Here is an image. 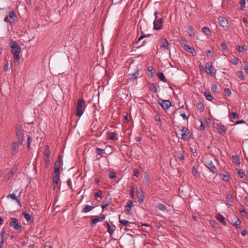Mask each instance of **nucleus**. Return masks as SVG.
<instances>
[{"label": "nucleus", "mask_w": 248, "mask_h": 248, "mask_svg": "<svg viewBox=\"0 0 248 248\" xmlns=\"http://www.w3.org/2000/svg\"><path fill=\"white\" fill-rule=\"evenodd\" d=\"M188 30V31L190 32L189 36H193V35L192 33H193L194 30H193L192 27L189 26Z\"/></svg>", "instance_id": "69168bd1"}, {"label": "nucleus", "mask_w": 248, "mask_h": 248, "mask_svg": "<svg viewBox=\"0 0 248 248\" xmlns=\"http://www.w3.org/2000/svg\"><path fill=\"white\" fill-rule=\"evenodd\" d=\"M94 208V206L86 205L82 210V213H87L92 210Z\"/></svg>", "instance_id": "c85d7f7f"}, {"label": "nucleus", "mask_w": 248, "mask_h": 248, "mask_svg": "<svg viewBox=\"0 0 248 248\" xmlns=\"http://www.w3.org/2000/svg\"><path fill=\"white\" fill-rule=\"evenodd\" d=\"M11 65H12L11 62L7 61L4 66V68H3L4 71H6L8 70V69H9V68L11 67Z\"/></svg>", "instance_id": "37998d69"}, {"label": "nucleus", "mask_w": 248, "mask_h": 248, "mask_svg": "<svg viewBox=\"0 0 248 248\" xmlns=\"http://www.w3.org/2000/svg\"><path fill=\"white\" fill-rule=\"evenodd\" d=\"M224 92L227 96H230L232 94V92L229 88H225Z\"/></svg>", "instance_id": "09e8293b"}, {"label": "nucleus", "mask_w": 248, "mask_h": 248, "mask_svg": "<svg viewBox=\"0 0 248 248\" xmlns=\"http://www.w3.org/2000/svg\"><path fill=\"white\" fill-rule=\"evenodd\" d=\"M237 49L238 50V51L239 52H243L245 49L244 47L242 46H240V45H238L237 46Z\"/></svg>", "instance_id": "680f3d73"}, {"label": "nucleus", "mask_w": 248, "mask_h": 248, "mask_svg": "<svg viewBox=\"0 0 248 248\" xmlns=\"http://www.w3.org/2000/svg\"><path fill=\"white\" fill-rule=\"evenodd\" d=\"M60 168L54 167V172L53 175L57 174V176H60Z\"/></svg>", "instance_id": "6e6d98bb"}, {"label": "nucleus", "mask_w": 248, "mask_h": 248, "mask_svg": "<svg viewBox=\"0 0 248 248\" xmlns=\"http://www.w3.org/2000/svg\"><path fill=\"white\" fill-rule=\"evenodd\" d=\"M158 104L161 106V107L164 110L168 109L172 105L171 103L170 100H164L161 99H159Z\"/></svg>", "instance_id": "9d476101"}, {"label": "nucleus", "mask_w": 248, "mask_h": 248, "mask_svg": "<svg viewBox=\"0 0 248 248\" xmlns=\"http://www.w3.org/2000/svg\"><path fill=\"white\" fill-rule=\"evenodd\" d=\"M139 174H140L139 170L137 169H135L134 170V176L138 177Z\"/></svg>", "instance_id": "338daca9"}, {"label": "nucleus", "mask_w": 248, "mask_h": 248, "mask_svg": "<svg viewBox=\"0 0 248 248\" xmlns=\"http://www.w3.org/2000/svg\"><path fill=\"white\" fill-rule=\"evenodd\" d=\"M231 62L232 63L237 65L238 62V59L236 57H234L233 59L232 60Z\"/></svg>", "instance_id": "0e129e2a"}, {"label": "nucleus", "mask_w": 248, "mask_h": 248, "mask_svg": "<svg viewBox=\"0 0 248 248\" xmlns=\"http://www.w3.org/2000/svg\"><path fill=\"white\" fill-rule=\"evenodd\" d=\"M206 55L208 57L211 58L213 55L212 51L210 50L207 51L206 52Z\"/></svg>", "instance_id": "774afa93"}, {"label": "nucleus", "mask_w": 248, "mask_h": 248, "mask_svg": "<svg viewBox=\"0 0 248 248\" xmlns=\"http://www.w3.org/2000/svg\"><path fill=\"white\" fill-rule=\"evenodd\" d=\"M16 136L18 142L21 144H23L24 142L23 130L22 126L18 124L16 125Z\"/></svg>", "instance_id": "7ed1b4c3"}, {"label": "nucleus", "mask_w": 248, "mask_h": 248, "mask_svg": "<svg viewBox=\"0 0 248 248\" xmlns=\"http://www.w3.org/2000/svg\"><path fill=\"white\" fill-rule=\"evenodd\" d=\"M147 70L149 72V75L151 77H154V74H155V70H154V68L153 66H149L148 68H147Z\"/></svg>", "instance_id": "f704fd0d"}, {"label": "nucleus", "mask_w": 248, "mask_h": 248, "mask_svg": "<svg viewBox=\"0 0 248 248\" xmlns=\"http://www.w3.org/2000/svg\"><path fill=\"white\" fill-rule=\"evenodd\" d=\"M184 49L185 50L191 53L193 56H196L197 55V53L195 49L192 46L185 45L184 46Z\"/></svg>", "instance_id": "aec40b11"}, {"label": "nucleus", "mask_w": 248, "mask_h": 248, "mask_svg": "<svg viewBox=\"0 0 248 248\" xmlns=\"http://www.w3.org/2000/svg\"><path fill=\"white\" fill-rule=\"evenodd\" d=\"M141 34H142V35L140 36L138 40V42L137 43H138V42L141 41L142 39H143L144 38H145V37H149L151 35V34H143V32L142 31L141 32Z\"/></svg>", "instance_id": "a18cd8bd"}, {"label": "nucleus", "mask_w": 248, "mask_h": 248, "mask_svg": "<svg viewBox=\"0 0 248 248\" xmlns=\"http://www.w3.org/2000/svg\"><path fill=\"white\" fill-rule=\"evenodd\" d=\"M218 129V132L220 135H224L226 132V128L225 126L221 123H218L217 124Z\"/></svg>", "instance_id": "a211bd4d"}, {"label": "nucleus", "mask_w": 248, "mask_h": 248, "mask_svg": "<svg viewBox=\"0 0 248 248\" xmlns=\"http://www.w3.org/2000/svg\"><path fill=\"white\" fill-rule=\"evenodd\" d=\"M232 157L235 161L237 164L239 165L240 164V158L238 155H232Z\"/></svg>", "instance_id": "49530a36"}, {"label": "nucleus", "mask_w": 248, "mask_h": 248, "mask_svg": "<svg viewBox=\"0 0 248 248\" xmlns=\"http://www.w3.org/2000/svg\"><path fill=\"white\" fill-rule=\"evenodd\" d=\"M210 224L211 226L213 227L214 228H217L219 226V223L216 222L215 220H210Z\"/></svg>", "instance_id": "e433bc0d"}, {"label": "nucleus", "mask_w": 248, "mask_h": 248, "mask_svg": "<svg viewBox=\"0 0 248 248\" xmlns=\"http://www.w3.org/2000/svg\"><path fill=\"white\" fill-rule=\"evenodd\" d=\"M244 69L246 72L247 74H248V62H244Z\"/></svg>", "instance_id": "5fc2aeb1"}, {"label": "nucleus", "mask_w": 248, "mask_h": 248, "mask_svg": "<svg viewBox=\"0 0 248 248\" xmlns=\"http://www.w3.org/2000/svg\"><path fill=\"white\" fill-rule=\"evenodd\" d=\"M137 196L139 199V201L141 200L142 202L143 201L144 197L142 193L141 192V190H139V189H137Z\"/></svg>", "instance_id": "c9c22d12"}, {"label": "nucleus", "mask_w": 248, "mask_h": 248, "mask_svg": "<svg viewBox=\"0 0 248 248\" xmlns=\"http://www.w3.org/2000/svg\"><path fill=\"white\" fill-rule=\"evenodd\" d=\"M239 3L241 6V10H243V8L245 7L246 1L245 0H240Z\"/></svg>", "instance_id": "3c124183"}, {"label": "nucleus", "mask_w": 248, "mask_h": 248, "mask_svg": "<svg viewBox=\"0 0 248 248\" xmlns=\"http://www.w3.org/2000/svg\"><path fill=\"white\" fill-rule=\"evenodd\" d=\"M19 142L15 141L12 143L11 144V154L12 155H15L18 153V150L19 148Z\"/></svg>", "instance_id": "4468645a"}, {"label": "nucleus", "mask_w": 248, "mask_h": 248, "mask_svg": "<svg viewBox=\"0 0 248 248\" xmlns=\"http://www.w3.org/2000/svg\"><path fill=\"white\" fill-rule=\"evenodd\" d=\"M221 46L223 51H226L228 50L227 46L225 43H222L221 44Z\"/></svg>", "instance_id": "e2e57ef3"}, {"label": "nucleus", "mask_w": 248, "mask_h": 248, "mask_svg": "<svg viewBox=\"0 0 248 248\" xmlns=\"http://www.w3.org/2000/svg\"><path fill=\"white\" fill-rule=\"evenodd\" d=\"M205 166L213 173H217V169L216 167L214 162L211 160H208L206 162Z\"/></svg>", "instance_id": "9b49d317"}, {"label": "nucleus", "mask_w": 248, "mask_h": 248, "mask_svg": "<svg viewBox=\"0 0 248 248\" xmlns=\"http://www.w3.org/2000/svg\"><path fill=\"white\" fill-rule=\"evenodd\" d=\"M109 178L110 179H114L117 177L116 173L114 172H111L109 173Z\"/></svg>", "instance_id": "864d4df0"}, {"label": "nucleus", "mask_w": 248, "mask_h": 248, "mask_svg": "<svg viewBox=\"0 0 248 248\" xmlns=\"http://www.w3.org/2000/svg\"><path fill=\"white\" fill-rule=\"evenodd\" d=\"M217 218L218 220H219L221 223H222L223 225H226V222L225 221V218L223 216L221 215L220 214H218L217 215Z\"/></svg>", "instance_id": "a878e982"}, {"label": "nucleus", "mask_w": 248, "mask_h": 248, "mask_svg": "<svg viewBox=\"0 0 248 248\" xmlns=\"http://www.w3.org/2000/svg\"><path fill=\"white\" fill-rule=\"evenodd\" d=\"M204 94L207 100L211 101L214 99L213 96H212L210 92L209 91L204 92Z\"/></svg>", "instance_id": "cd10ccee"}, {"label": "nucleus", "mask_w": 248, "mask_h": 248, "mask_svg": "<svg viewBox=\"0 0 248 248\" xmlns=\"http://www.w3.org/2000/svg\"><path fill=\"white\" fill-rule=\"evenodd\" d=\"M197 107L201 112H202L204 110L203 104L202 102L198 103L197 105Z\"/></svg>", "instance_id": "c03bdc74"}, {"label": "nucleus", "mask_w": 248, "mask_h": 248, "mask_svg": "<svg viewBox=\"0 0 248 248\" xmlns=\"http://www.w3.org/2000/svg\"><path fill=\"white\" fill-rule=\"evenodd\" d=\"M202 32L207 36H209L211 33V31L208 27H204L202 29Z\"/></svg>", "instance_id": "58836bf2"}, {"label": "nucleus", "mask_w": 248, "mask_h": 248, "mask_svg": "<svg viewBox=\"0 0 248 248\" xmlns=\"http://www.w3.org/2000/svg\"><path fill=\"white\" fill-rule=\"evenodd\" d=\"M189 132L186 127H183L181 129L182 140H188L189 139Z\"/></svg>", "instance_id": "f8f14e48"}, {"label": "nucleus", "mask_w": 248, "mask_h": 248, "mask_svg": "<svg viewBox=\"0 0 248 248\" xmlns=\"http://www.w3.org/2000/svg\"><path fill=\"white\" fill-rule=\"evenodd\" d=\"M86 102L83 98H78L77 101L76 108V115L79 117L82 116L86 106Z\"/></svg>", "instance_id": "f03ea898"}, {"label": "nucleus", "mask_w": 248, "mask_h": 248, "mask_svg": "<svg viewBox=\"0 0 248 248\" xmlns=\"http://www.w3.org/2000/svg\"><path fill=\"white\" fill-rule=\"evenodd\" d=\"M160 42L161 43V47L163 48V50L165 49H169V46L170 45L169 43H168V41L166 39L164 38H162L160 40Z\"/></svg>", "instance_id": "f3484780"}, {"label": "nucleus", "mask_w": 248, "mask_h": 248, "mask_svg": "<svg viewBox=\"0 0 248 248\" xmlns=\"http://www.w3.org/2000/svg\"><path fill=\"white\" fill-rule=\"evenodd\" d=\"M140 71V69L138 68V67H137L135 72L131 75V77L128 79L127 81L131 82H134L139 77Z\"/></svg>", "instance_id": "ddd939ff"}, {"label": "nucleus", "mask_w": 248, "mask_h": 248, "mask_svg": "<svg viewBox=\"0 0 248 248\" xmlns=\"http://www.w3.org/2000/svg\"><path fill=\"white\" fill-rule=\"evenodd\" d=\"M50 152L48 145H45L44 147V155L45 159V165L46 168H47L50 164L49 155Z\"/></svg>", "instance_id": "39448f33"}, {"label": "nucleus", "mask_w": 248, "mask_h": 248, "mask_svg": "<svg viewBox=\"0 0 248 248\" xmlns=\"http://www.w3.org/2000/svg\"><path fill=\"white\" fill-rule=\"evenodd\" d=\"M157 76L160 79V80L164 82H167V79L165 77L164 74L162 72H158L157 73Z\"/></svg>", "instance_id": "2f4dec72"}, {"label": "nucleus", "mask_w": 248, "mask_h": 248, "mask_svg": "<svg viewBox=\"0 0 248 248\" xmlns=\"http://www.w3.org/2000/svg\"><path fill=\"white\" fill-rule=\"evenodd\" d=\"M59 179L60 176H57V174L53 175V187L54 189L57 187Z\"/></svg>", "instance_id": "b1692460"}, {"label": "nucleus", "mask_w": 248, "mask_h": 248, "mask_svg": "<svg viewBox=\"0 0 248 248\" xmlns=\"http://www.w3.org/2000/svg\"><path fill=\"white\" fill-rule=\"evenodd\" d=\"M126 205L125 206V207H130L131 208L133 206V202L131 200H128L126 202Z\"/></svg>", "instance_id": "603ef678"}, {"label": "nucleus", "mask_w": 248, "mask_h": 248, "mask_svg": "<svg viewBox=\"0 0 248 248\" xmlns=\"http://www.w3.org/2000/svg\"><path fill=\"white\" fill-rule=\"evenodd\" d=\"M225 194H226L227 201L228 202V203H227V204L229 206H232V203H233V200H232L233 198H232V195L230 192H229L228 191H226L225 192Z\"/></svg>", "instance_id": "4be33fe9"}, {"label": "nucleus", "mask_w": 248, "mask_h": 248, "mask_svg": "<svg viewBox=\"0 0 248 248\" xmlns=\"http://www.w3.org/2000/svg\"><path fill=\"white\" fill-rule=\"evenodd\" d=\"M16 165H15L11 169L10 171L6 173L4 177L5 181H8L10 179L12 178L17 170V167Z\"/></svg>", "instance_id": "0eeeda50"}, {"label": "nucleus", "mask_w": 248, "mask_h": 248, "mask_svg": "<svg viewBox=\"0 0 248 248\" xmlns=\"http://www.w3.org/2000/svg\"><path fill=\"white\" fill-rule=\"evenodd\" d=\"M16 17V13L12 11L9 13L8 16H6L4 17L3 20L5 22L10 23L12 24L13 23L15 22V20Z\"/></svg>", "instance_id": "6e6552de"}, {"label": "nucleus", "mask_w": 248, "mask_h": 248, "mask_svg": "<svg viewBox=\"0 0 248 248\" xmlns=\"http://www.w3.org/2000/svg\"><path fill=\"white\" fill-rule=\"evenodd\" d=\"M238 174L240 178H243L245 176V173L243 171H242L241 170H237Z\"/></svg>", "instance_id": "de8ad7c7"}, {"label": "nucleus", "mask_w": 248, "mask_h": 248, "mask_svg": "<svg viewBox=\"0 0 248 248\" xmlns=\"http://www.w3.org/2000/svg\"><path fill=\"white\" fill-rule=\"evenodd\" d=\"M218 88L216 85H214L211 87V90L213 93H217Z\"/></svg>", "instance_id": "bf43d9fd"}, {"label": "nucleus", "mask_w": 248, "mask_h": 248, "mask_svg": "<svg viewBox=\"0 0 248 248\" xmlns=\"http://www.w3.org/2000/svg\"><path fill=\"white\" fill-rule=\"evenodd\" d=\"M106 224L107 227V231L109 232L110 235L113 234L115 229V226L114 225H111L109 223L106 222Z\"/></svg>", "instance_id": "5701e85b"}, {"label": "nucleus", "mask_w": 248, "mask_h": 248, "mask_svg": "<svg viewBox=\"0 0 248 248\" xmlns=\"http://www.w3.org/2000/svg\"><path fill=\"white\" fill-rule=\"evenodd\" d=\"M163 18L155 19L154 22V29L156 31L160 30L163 27Z\"/></svg>", "instance_id": "1a4fd4ad"}, {"label": "nucleus", "mask_w": 248, "mask_h": 248, "mask_svg": "<svg viewBox=\"0 0 248 248\" xmlns=\"http://www.w3.org/2000/svg\"><path fill=\"white\" fill-rule=\"evenodd\" d=\"M219 175L220 178L222 180H223L225 182H228L230 180V177L228 174H223L220 173L219 174Z\"/></svg>", "instance_id": "c756f323"}, {"label": "nucleus", "mask_w": 248, "mask_h": 248, "mask_svg": "<svg viewBox=\"0 0 248 248\" xmlns=\"http://www.w3.org/2000/svg\"><path fill=\"white\" fill-rule=\"evenodd\" d=\"M218 20L219 21L220 26L224 28L225 30H227L228 28V20L223 16H219L218 17Z\"/></svg>", "instance_id": "2eb2a0df"}, {"label": "nucleus", "mask_w": 248, "mask_h": 248, "mask_svg": "<svg viewBox=\"0 0 248 248\" xmlns=\"http://www.w3.org/2000/svg\"><path fill=\"white\" fill-rule=\"evenodd\" d=\"M175 154L177 158L183 161L185 159V157L183 152L177 151L175 152Z\"/></svg>", "instance_id": "473e14b6"}, {"label": "nucleus", "mask_w": 248, "mask_h": 248, "mask_svg": "<svg viewBox=\"0 0 248 248\" xmlns=\"http://www.w3.org/2000/svg\"><path fill=\"white\" fill-rule=\"evenodd\" d=\"M95 152L97 153V155H100L102 156H104V155L106 154V153L105 152V150L99 148H96L95 149Z\"/></svg>", "instance_id": "72a5a7b5"}, {"label": "nucleus", "mask_w": 248, "mask_h": 248, "mask_svg": "<svg viewBox=\"0 0 248 248\" xmlns=\"http://www.w3.org/2000/svg\"><path fill=\"white\" fill-rule=\"evenodd\" d=\"M22 215L26 218V219L28 221H33V219L31 216L28 213H27L25 212H23L22 213Z\"/></svg>", "instance_id": "bb28decb"}, {"label": "nucleus", "mask_w": 248, "mask_h": 248, "mask_svg": "<svg viewBox=\"0 0 248 248\" xmlns=\"http://www.w3.org/2000/svg\"><path fill=\"white\" fill-rule=\"evenodd\" d=\"M236 73L238 78H240L243 80L245 79V76L243 74V72L242 71H238L236 72Z\"/></svg>", "instance_id": "a19ab883"}, {"label": "nucleus", "mask_w": 248, "mask_h": 248, "mask_svg": "<svg viewBox=\"0 0 248 248\" xmlns=\"http://www.w3.org/2000/svg\"><path fill=\"white\" fill-rule=\"evenodd\" d=\"M27 146L29 150L30 149V145L31 141V138L30 136H28V139H27Z\"/></svg>", "instance_id": "13d9d810"}, {"label": "nucleus", "mask_w": 248, "mask_h": 248, "mask_svg": "<svg viewBox=\"0 0 248 248\" xmlns=\"http://www.w3.org/2000/svg\"><path fill=\"white\" fill-rule=\"evenodd\" d=\"M7 198H11V199L16 200V201L18 203V204L20 206H21L20 200L17 198L16 195L14 193L9 194L7 196Z\"/></svg>", "instance_id": "393cba45"}, {"label": "nucleus", "mask_w": 248, "mask_h": 248, "mask_svg": "<svg viewBox=\"0 0 248 248\" xmlns=\"http://www.w3.org/2000/svg\"><path fill=\"white\" fill-rule=\"evenodd\" d=\"M118 134L115 132H110L107 133V139L111 140H117Z\"/></svg>", "instance_id": "412c9836"}, {"label": "nucleus", "mask_w": 248, "mask_h": 248, "mask_svg": "<svg viewBox=\"0 0 248 248\" xmlns=\"http://www.w3.org/2000/svg\"><path fill=\"white\" fill-rule=\"evenodd\" d=\"M10 46L12 48L11 53L14 55V60L17 62L19 60V53L21 51V47L18 43L13 40H11Z\"/></svg>", "instance_id": "f257e3e1"}, {"label": "nucleus", "mask_w": 248, "mask_h": 248, "mask_svg": "<svg viewBox=\"0 0 248 248\" xmlns=\"http://www.w3.org/2000/svg\"><path fill=\"white\" fill-rule=\"evenodd\" d=\"M238 117V114L236 112H232L231 116H230V118H232L233 119H235Z\"/></svg>", "instance_id": "8fccbe9b"}, {"label": "nucleus", "mask_w": 248, "mask_h": 248, "mask_svg": "<svg viewBox=\"0 0 248 248\" xmlns=\"http://www.w3.org/2000/svg\"><path fill=\"white\" fill-rule=\"evenodd\" d=\"M205 68L206 70V73H207V74L210 75L211 76L213 77H215L216 70L215 68L213 67L212 62H206L205 64Z\"/></svg>", "instance_id": "423d86ee"}, {"label": "nucleus", "mask_w": 248, "mask_h": 248, "mask_svg": "<svg viewBox=\"0 0 248 248\" xmlns=\"http://www.w3.org/2000/svg\"><path fill=\"white\" fill-rule=\"evenodd\" d=\"M119 221L121 224L123 225L125 227H131V225L135 224L134 222H130L125 219H122L121 218V215H119Z\"/></svg>", "instance_id": "6ab92c4d"}, {"label": "nucleus", "mask_w": 248, "mask_h": 248, "mask_svg": "<svg viewBox=\"0 0 248 248\" xmlns=\"http://www.w3.org/2000/svg\"><path fill=\"white\" fill-rule=\"evenodd\" d=\"M157 208L159 210H160L163 211L167 210V206L162 203H158V205H157Z\"/></svg>", "instance_id": "ea45409f"}, {"label": "nucleus", "mask_w": 248, "mask_h": 248, "mask_svg": "<svg viewBox=\"0 0 248 248\" xmlns=\"http://www.w3.org/2000/svg\"><path fill=\"white\" fill-rule=\"evenodd\" d=\"M61 166V161L56 160L55 163V167L58 168H60Z\"/></svg>", "instance_id": "4d7b16f0"}, {"label": "nucleus", "mask_w": 248, "mask_h": 248, "mask_svg": "<svg viewBox=\"0 0 248 248\" xmlns=\"http://www.w3.org/2000/svg\"><path fill=\"white\" fill-rule=\"evenodd\" d=\"M105 215L102 214L100 216H96L95 218L91 220V225H94L97 222L103 221L105 218Z\"/></svg>", "instance_id": "dca6fc26"}, {"label": "nucleus", "mask_w": 248, "mask_h": 248, "mask_svg": "<svg viewBox=\"0 0 248 248\" xmlns=\"http://www.w3.org/2000/svg\"><path fill=\"white\" fill-rule=\"evenodd\" d=\"M192 173L194 176H197V170L195 166H193L192 169Z\"/></svg>", "instance_id": "052dcab7"}, {"label": "nucleus", "mask_w": 248, "mask_h": 248, "mask_svg": "<svg viewBox=\"0 0 248 248\" xmlns=\"http://www.w3.org/2000/svg\"><path fill=\"white\" fill-rule=\"evenodd\" d=\"M9 225L10 227L13 228L16 231H19V232H21L22 227L16 218L11 217Z\"/></svg>", "instance_id": "20e7f679"}, {"label": "nucleus", "mask_w": 248, "mask_h": 248, "mask_svg": "<svg viewBox=\"0 0 248 248\" xmlns=\"http://www.w3.org/2000/svg\"><path fill=\"white\" fill-rule=\"evenodd\" d=\"M102 193L103 192L101 190H99L94 194V197L96 198H100V199H102L103 198Z\"/></svg>", "instance_id": "79ce46f5"}, {"label": "nucleus", "mask_w": 248, "mask_h": 248, "mask_svg": "<svg viewBox=\"0 0 248 248\" xmlns=\"http://www.w3.org/2000/svg\"><path fill=\"white\" fill-rule=\"evenodd\" d=\"M150 177L148 174L146 173L145 175L143 178V183H145L147 185H149L150 184Z\"/></svg>", "instance_id": "4c0bfd02"}, {"label": "nucleus", "mask_w": 248, "mask_h": 248, "mask_svg": "<svg viewBox=\"0 0 248 248\" xmlns=\"http://www.w3.org/2000/svg\"><path fill=\"white\" fill-rule=\"evenodd\" d=\"M149 89L150 90L152 91L154 93H156L157 92V88L156 87V85L154 83H149Z\"/></svg>", "instance_id": "7c9ffc66"}]
</instances>
